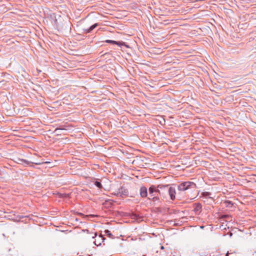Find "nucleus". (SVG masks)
Segmentation results:
<instances>
[{"label":"nucleus","instance_id":"aec40b11","mask_svg":"<svg viewBox=\"0 0 256 256\" xmlns=\"http://www.w3.org/2000/svg\"><path fill=\"white\" fill-rule=\"evenodd\" d=\"M96 236H97V233H96V232H95V233H94V236H92V238H96Z\"/></svg>","mask_w":256,"mask_h":256},{"label":"nucleus","instance_id":"f8f14e48","mask_svg":"<svg viewBox=\"0 0 256 256\" xmlns=\"http://www.w3.org/2000/svg\"><path fill=\"white\" fill-rule=\"evenodd\" d=\"M98 24L96 23L92 26H91L90 28H84L83 31L84 32L85 34L90 33L92 32V30H93L98 26Z\"/></svg>","mask_w":256,"mask_h":256},{"label":"nucleus","instance_id":"4be33fe9","mask_svg":"<svg viewBox=\"0 0 256 256\" xmlns=\"http://www.w3.org/2000/svg\"><path fill=\"white\" fill-rule=\"evenodd\" d=\"M161 248H162V249H163V248H164V246H162L161 247Z\"/></svg>","mask_w":256,"mask_h":256},{"label":"nucleus","instance_id":"412c9836","mask_svg":"<svg viewBox=\"0 0 256 256\" xmlns=\"http://www.w3.org/2000/svg\"><path fill=\"white\" fill-rule=\"evenodd\" d=\"M80 214V215H82V213H79V214Z\"/></svg>","mask_w":256,"mask_h":256},{"label":"nucleus","instance_id":"a211bd4d","mask_svg":"<svg viewBox=\"0 0 256 256\" xmlns=\"http://www.w3.org/2000/svg\"><path fill=\"white\" fill-rule=\"evenodd\" d=\"M66 130V128H56V130H55V132H57L58 130Z\"/></svg>","mask_w":256,"mask_h":256},{"label":"nucleus","instance_id":"dca6fc26","mask_svg":"<svg viewBox=\"0 0 256 256\" xmlns=\"http://www.w3.org/2000/svg\"><path fill=\"white\" fill-rule=\"evenodd\" d=\"M221 218H222V219H226V220H232V217L230 216V215H228V214H224V215H222L221 217Z\"/></svg>","mask_w":256,"mask_h":256},{"label":"nucleus","instance_id":"f3484780","mask_svg":"<svg viewBox=\"0 0 256 256\" xmlns=\"http://www.w3.org/2000/svg\"><path fill=\"white\" fill-rule=\"evenodd\" d=\"M94 185L98 188H102V184L100 182L96 180L94 182Z\"/></svg>","mask_w":256,"mask_h":256},{"label":"nucleus","instance_id":"f257e3e1","mask_svg":"<svg viewBox=\"0 0 256 256\" xmlns=\"http://www.w3.org/2000/svg\"><path fill=\"white\" fill-rule=\"evenodd\" d=\"M178 194L193 192L197 188L196 184L191 181H185L180 183L177 186Z\"/></svg>","mask_w":256,"mask_h":256},{"label":"nucleus","instance_id":"9b49d317","mask_svg":"<svg viewBox=\"0 0 256 256\" xmlns=\"http://www.w3.org/2000/svg\"><path fill=\"white\" fill-rule=\"evenodd\" d=\"M156 185L152 184L148 188V192L150 196H157L156 194Z\"/></svg>","mask_w":256,"mask_h":256},{"label":"nucleus","instance_id":"1a4fd4ad","mask_svg":"<svg viewBox=\"0 0 256 256\" xmlns=\"http://www.w3.org/2000/svg\"><path fill=\"white\" fill-rule=\"evenodd\" d=\"M105 240L106 238H104L102 234H100L99 235L97 238L95 240L94 243V244L95 245L97 246H100L102 242H103Z\"/></svg>","mask_w":256,"mask_h":256},{"label":"nucleus","instance_id":"0eeeda50","mask_svg":"<svg viewBox=\"0 0 256 256\" xmlns=\"http://www.w3.org/2000/svg\"><path fill=\"white\" fill-rule=\"evenodd\" d=\"M140 194L141 198H146L148 196V188L145 186H142L140 189Z\"/></svg>","mask_w":256,"mask_h":256},{"label":"nucleus","instance_id":"7ed1b4c3","mask_svg":"<svg viewBox=\"0 0 256 256\" xmlns=\"http://www.w3.org/2000/svg\"><path fill=\"white\" fill-rule=\"evenodd\" d=\"M168 186V184L164 185V184H158L156 186V194L162 196L164 198V190H166V188Z\"/></svg>","mask_w":256,"mask_h":256},{"label":"nucleus","instance_id":"ddd939ff","mask_svg":"<svg viewBox=\"0 0 256 256\" xmlns=\"http://www.w3.org/2000/svg\"><path fill=\"white\" fill-rule=\"evenodd\" d=\"M224 204L225 206L227 208H232L234 204V203L229 200H226L224 202Z\"/></svg>","mask_w":256,"mask_h":256},{"label":"nucleus","instance_id":"20e7f679","mask_svg":"<svg viewBox=\"0 0 256 256\" xmlns=\"http://www.w3.org/2000/svg\"><path fill=\"white\" fill-rule=\"evenodd\" d=\"M164 191L166 193L168 192L171 200H175L176 191L174 188L170 186L168 184V186L166 188V190H164Z\"/></svg>","mask_w":256,"mask_h":256},{"label":"nucleus","instance_id":"f03ea898","mask_svg":"<svg viewBox=\"0 0 256 256\" xmlns=\"http://www.w3.org/2000/svg\"><path fill=\"white\" fill-rule=\"evenodd\" d=\"M128 190L127 188L124 186H122L118 189V191L114 192V194L116 196L124 197L127 196L128 195Z\"/></svg>","mask_w":256,"mask_h":256},{"label":"nucleus","instance_id":"9d476101","mask_svg":"<svg viewBox=\"0 0 256 256\" xmlns=\"http://www.w3.org/2000/svg\"><path fill=\"white\" fill-rule=\"evenodd\" d=\"M105 42L106 43L110 44H116L119 46H126L125 42H119V41H115L113 40H105Z\"/></svg>","mask_w":256,"mask_h":256},{"label":"nucleus","instance_id":"6ab92c4d","mask_svg":"<svg viewBox=\"0 0 256 256\" xmlns=\"http://www.w3.org/2000/svg\"><path fill=\"white\" fill-rule=\"evenodd\" d=\"M82 231L84 232H86L87 233H88V232H89L88 230L87 229L83 230Z\"/></svg>","mask_w":256,"mask_h":256},{"label":"nucleus","instance_id":"4468645a","mask_svg":"<svg viewBox=\"0 0 256 256\" xmlns=\"http://www.w3.org/2000/svg\"><path fill=\"white\" fill-rule=\"evenodd\" d=\"M104 235H106L108 238L114 239V236H113V234L111 233V232L108 230H106L104 231Z\"/></svg>","mask_w":256,"mask_h":256},{"label":"nucleus","instance_id":"2eb2a0df","mask_svg":"<svg viewBox=\"0 0 256 256\" xmlns=\"http://www.w3.org/2000/svg\"><path fill=\"white\" fill-rule=\"evenodd\" d=\"M212 195V194L210 192H204L202 193V196L205 198H212L210 196Z\"/></svg>","mask_w":256,"mask_h":256},{"label":"nucleus","instance_id":"39448f33","mask_svg":"<svg viewBox=\"0 0 256 256\" xmlns=\"http://www.w3.org/2000/svg\"><path fill=\"white\" fill-rule=\"evenodd\" d=\"M18 162H17L18 164H23L24 166H27L29 165L30 164H34L36 165H40L44 163H48V162H31L28 161L26 160L21 159V158H18Z\"/></svg>","mask_w":256,"mask_h":256},{"label":"nucleus","instance_id":"423d86ee","mask_svg":"<svg viewBox=\"0 0 256 256\" xmlns=\"http://www.w3.org/2000/svg\"><path fill=\"white\" fill-rule=\"evenodd\" d=\"M148 199L152 201L155 205H158V206L161 205L162 202L158 194L154 196H150L148 198Z\"/></svg>","mask_w":256,"mask_h":256},{"label":"nucleus","instance_id":"6e6552de","mask_svg":"<svg viewBox=\"0 0 256 256\" xmlns=\"http://www.w3.org/2000/svg\"><path fill=\"white\" fill-rule=\"evenodd\" d=\"M194 212H195L196 214H199L202 208V206L200 203H196L194 204Z\"/></svg>","mask_w":256,"mask_h":256}]
</instances>
